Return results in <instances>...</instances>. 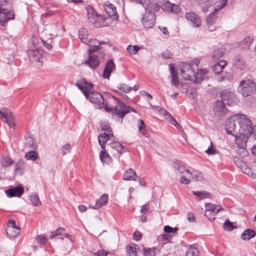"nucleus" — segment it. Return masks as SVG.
<instances>
[{
    "instance_id": "nucleus-1",
    "label": "nucleus",
    "mask_w": 256,
    "mask_h": 256,
    "mask_svg": "<svg viewBox=\"0 0 256 256\" xmlns=\"http://www.w3.org/2000/svg\"><path fill=\"white\" fill-rule=\"evenodd\" d=\"M86 98L94 103L96 107L99 108L104 107L106 112L112 113L114 118L122 119L124 116L130 111L136 112L132 108L126 105L114 96L112 97V100L116 102L114 106L104 104L102 96L98 92H94V90Z\"/></svg>"
},
{
    "instance_id": "nucleus-2",
    "label": "nucleus",
    "mask_w": 256,
    "mask_h": 256,
    "mask_svg": "<svg viewBox=\"0 0 256 256\" xmlns=\"http://www.w3.org/2000/svg\"><path fill=\"white\" fill-rule=\"evenodd\" d=\"M251 126L252 122L246 115L238 114L228 118L225 129L228 134L234 136L244 132V130L248 132L246 128Z\"/></svg>"
},
{
    "instance_id": "nucleus-3",
    "label": "nucleus",
    "mask_w": 256,
    "mask_h": 256,
    "mask_svg": "<svg viewBox=\"0 0 256 256\" xmlns=\"http://www.w3.org/2000/svg\"><path fill=\"white\" fill-rule=\"evenodd\" d=\"M27 52L30 61L36 66H41L43 50L40 45V39L37 34H34L32 36Z\"/></svg>"
},
{
    "instance_id": "nucleus-4",
    "label": "nucleus",
    "mask_w": 256,
    "mask_h": 256,
    "mask_svg": "<svg viewBox=\"0 0 256 256\" xmlns=\"http://www.w3.org/2000/svg\"><path fill=\"white\" fill-rule=\"evenodd\" d=\"M174 167L182 176H187L190 181H201L202 175L199 171L192 168H188L184 166L174 164Z\"/></svg>"
},
{
    "instance_id": "nucleus-5",
    "label": "nucleus",
    "mask_w": 256,
    "mask_h": 256,
    "mask_svg": "<svg viewBox=\"0 0 256 256\" xmlns=\"http://www.w3.org/2000/svg\"><path fill=\"white\" fill-rule=\"evenodd\" d=\"M246 130L248 132H245L244 130V132H242L238 134L234 135L235 138V142L238 146L242 150V153L244 156H246L248 152L246 150V142L248 137L252 134V126L247 128Z\"/></svg>"
},
{
    "instance_id": "nucleus-6",
    "label": "nucleus",
    "mask_w": 256,
    "mask_h": 256,
    "mask_svg": "<svg viewBox=\"0 0 256 256\" xmlns=\"http://www.w3.org/2000/svg\"><path fill=\"white\" fill-rule=\"evenodd\" d=\"M238 90L244 97L250 96L256 91V83L250 80H242L240 82Z\"/></svg>"
},
{
    "instance_id": "nucleus-7",
    "label": "nucleus",
    "mask_w": 256,
    "mask_h": 256,
    "mask_svg": "<svg viewBox=\"0 0 256 256\" xmlns=\"http://www.w3.org/2000/svg\"><path fill=\"white\" fill-rule=\"evenodd\" d=\"M88 18L89 22L96 27L99 28L104 26V20L102 16L97 14L94 8L90 6L86 7Z\"/></svg>"
},
{
    "instance_id": "nucleus-8",
    "label": "nucleus",
    "mask_w": 256,
    "mask_h": 256,
    "mask_svg": "<svg viewBox=\"0 0 256 256\" xmlns=\"http://www.w3.org/2000/svg\"><path fill=\"white\" fill-rule=\"evenodd\" d=\"M205 216L210 221L215 219V216L224 209L220 206L215 205L212 203H207L205 204Z\"/></svg>"
},
{
    "instance_id": "nucleus-9",
    "label": "nucleus",
    "mask_w": 256,
    "mask_h": 256,
    "mask_svg": "<svg viewBox=\"0 0 256 256\" xmlns=\"http://www.w3.org/2000/svg\"><path fill=\"white\" fill-rule=\"evenodd\" d=\"M76 86L82 92L86 97H88L94 90L93 84L84 78L78 80Z\"/></svg>"
},
{
    "instance_id": "nucleus-10",
    "label": "nucleus",
    "mask_w": 256,
    "mask_h": 256,
    "mask_svg": "<svg viewBox=\"0 0 256 256\" xmlns=\"http://www.w3.org/2000/svg\"><path fill=\"white\" fill-rule=\"evenodd\" d=\"M180 71L183 80L192 81L194 76V72L190 64L188 63H183L182 64Z\"/></svg>"
},
{
    "instance_id": "nucleus-11",
    "label": "nucleus",
    "mask_w": 256,
    "mask_h": 256,
    "mask_svg": "<svg viewBox=\"0 0 256 256\" xmlns=\"http://www.w3.org/2000/svg\"><path fill=\"white\" fill-rule=\"evenodd\" d=\"M235 163L244 173L252 178L256 177V168H250L245 162L238 159L235 161Z\"/></svg>"
},
{
    "instance_id": "nucleus-12",
    "label": "nucleus",
    "mask_w": 256,
    "mask_h": 256,
    "mask_svg": "<svg viewBox=\"0 0 256 256\" xmlns=\"http://www.w3.org/2000/svg\"><path fill=\"white\" fill-rule=\"evenodd\" d=\"M185 18L194 28H199L202 25V19L200 16L194 12H186Z\"/></svg>"
},
{
    "instance_id": "nucleus-13",
    "label": "nucleus",
    "mask_w": 256,
    "mask_h": 256,
    "mask_svg": "<svg viewBox=\"0 0 256 256\" xmlns=\"http://www.w3.org/2000/svg\"><path fill=\"white\" fill-rule=\"evenodd\" d=\"M222 100L223 102H226L227 104L232 106L238 102V100L236 98L235 94L228 90L222 91L220 94Z\"/></svg>"
},
{
    "instance_id": "nucleus-14",
    "label": "nucleus",
    "mask_w": 256,
    "mask_h": 256,
    "mask_svg": "<svg viewBox=\"0 0 256 256\" xmlns=\"http://www.w3.org/2000/svg\"><path fill=\"white\" fill-rule=\"evenodd\" d=\"M14 18V14L12 11L0 8V24L5 26L8 22Z\"/></svg>"
},
{
    "instance_id": "nucleus-15",
    "label": "nucleus",
    "mask_w": 256,
    "mask_h": 256,
    "mask_svg": "<svg viewBox=\"0 0 256 256\" xmlns=\"http://www.w3.org/2000/svg\"><path fill=\"white\" fill-rule=\"evenodd\" d=\"M156 15L152 12H146L142 19V23L146 28H152L154 24Z\"/></svg>"
},
{
    "instance_id": "nucleus-16",
    "label": "nucleus",
    "mask_w": 256,
    "mask_h": 256,
    "mask_svg": "<svg viewBox=\"0 0 256 256\" xmlns=\"http://www.w3.org/2000/svg\"><path fill=\"white\" fill-rule=\"evenodd\" d=\"M228 110L225 104L222 101L218 100L215 103L214 106V112L216 116H224L228 112Z\"/></svg>"
},
{
    "instance_id": "nucleus-17",
    "label": "nucleus",
    "mask_w": 256,
    "mask_h": 256,
    "mask_svg": "<svg viewBox=\"0 0 256 256\" xmlns=\"http://www.w3.org/2000/svg\"><path fill=\"white\" fill-rule=\"evenodd\" d=\"M84 64L92 70H94L99 66L100 60L99 58L96 55H89L88 58L84 62Z\"/></svg>"
},
{
    "instance_id": "nucleus-18",
    "label": "nucleus",
    "mask_w": 256,
    "mask_h": 256,
    "mask_svg": "<svg viewBox=\"0 0 256 256\" xmlns=\"http://www.w3.org/2000/svg\"><path fill=\"white\" fill-rule=\"evenodd\" d=\"M116 69V66L112 60H110L106 64L103 71L102 76L104 78L109 79L112 72Z\"/></svg>"
},
{
    "instance_id": "nucleus-19",
    "label": "nucleus",
    "mask_w": 256,
    "mask_h": 256,
    "mask_svg": "<svg viewBox=\"0 0 256 256\" xmlns=\"http://www.w3.org/2000/svg\"><path fill=\"white\" fill-rule=\"evenodd\" d=\"M104 9L110 17H114L115 20H118V16L116 9L114 4L106 2L104 3Z\"/></svg>"
},
{
    "instance_id": "nucleus-20",
    "label": "nucleus",
    "mask_w": 256,
    "mask_h": 256,
    "mask_svg": "<svg viewBox=\"0 0 256 256\" xmlns=\"http://www.w3.org/2000/svg\"><path fill=\"white\" fill-rule=\"evenodd\" d=\"M234 67L240 71L244 70L246 67V60L240 56H236L232 62Z\"/></svg>"
},
{
    "instance_id": "nucleus-21",
    "label": "nucleus",
    "mask_w": 256,
    "mask_h": 256,
    "mask_svg": "<svg viewBox=\"0 0 256 256\" xmlns=\"http://www.w3.org/2000/svg\"><path fill=\"white\" fill-rule=\"evenodd\" d=\"M208 70L206 69H199L196 73L194 74L193 82L194 84L200 82L202 80L207 78Z\"/></svg>"
},
{
    "instance_id": "nucleus-22",
    "label": "nucleus",
    "mask_w": 256,
    "mask_h": 256,
    "mask_svg": "<svg viewBox=\"0 0 256 256\" xmlns=\"http://www.w3.org/2000/svg\"><path fill=\"white\" fill-rule=\"evenodd\" d=\"M6 193L7 196L10 198L20 197L24 193V188L22 187H14L6 190Z\"/></svg>"
},
{
    "instance_id": "nucleus-23",
    "label": "nucleus",
    "mask_w": 256,
    "mask_h": 256,
    "mask_svg": "<svg viewBox=\"0 0 256 256\" xmlns=\"http://www.w3.org/2000/svg\"><path fill=\"white\" fill-rule=\"evenodd\" d=\"M108 195L107 194H104L98 200H96L94 206H90V208L92 209L98 210L102 206L107 204L108 202Z\"/></svg>"
},
{
    "instance_id": "nucleus-24",
    "label": "nucleus",
    "mask_w": 256,
    "mask_h": 256,
    "mask_svg": "<svg viewBox=\"0 0 256 256\" xmlns=\"http://www.w3.org/2000/svg\"><path fill=\"white\" fill-rule=\"evenodd\" d=\"M227 62L224 60H220L215 64L212 67V70L216 74H220L224 68L226 66Z\"/></svg>"
},
{
    "instance_id": "nucleus-25",
    "label": "nucleus",
    "mask_w": 256,
    "mask_h": 256,
    "mask_svg": "<svg viewBox=\"0 0 256 256\" xmlns=\"http://www.w3.org/2000/svg\"><path fill=\"white\" fill-rule=\"evenodd\" d=\"M126 250L128 256H137L140 248L138 245L130 243L126 246Z\"/></svg>"
},
{
    "instance_id": "nucleus-26",
    "label": "nucleus",
    "mask_w": 256,
    "mask_h": 256,
    "mask_svg": "<svg viewBox=\"0 0 256 256\" xmlns=\"http://www.w3.org/2000/svg\"><path fill=\"white\" fill-rule=\"evenodd\" d=\"M138 176L132 168H129L125 172L123 175V178L126 180H134L136 181Z\"/></svg>"
},
{
    "instance_id": "nucleus-27",
    "label": "nucleus",
    "mask_w": 256,
    "mask_h": 256,
    "mask_svg": "<svg viewBox=\"0 0 256 256\" xmlns=\"http://www.w3.org/2000/svg\"><path fill=\"white\" fill-rule=\"evenodd\" d=\"M170 68L172 74V84L176 87L179 85L178 72L174 70L172 64L170 65Z\"/></svg>"
},
{
    "instance_id": "nucleus-28",
    "label": "nucleus",
    "mask_w": 256,
    "mask_h": 256,
    "mask_svg": "<svg viewBox=\"0 0 256 256\" xmlns=\"http://www.w3.org/2000/svg\"><path fill=\"white\" fill-rule=\"evenodd\" d=\"M256 232L252 229L245 230L241 234V238L244 240H248L256 236Z\"/></svg>"
},
{
    "instance_id": "nucleus-29",
    "label": "nucleus",
    "mask_w": 256,
    "mask_h": 256,
    "mask_svg": "<svg viewBox=\"0 0 256 256\" xmlns=\"http://www.w3.org/2000/svg\"><path fill=\"white\" fill-rule=\"evenodd\" d=\"M224 49L222 48H216L212 53L211 58L214 61L218 60L224 56Z\"/></svg>"
},
{
    "instance_id": "nucleus-30",
    "label": "nucleus",
    "mask_w": 256,
    "mask_h": 256,
    "mask_svg": "<svg viewBox=\"0 0 256 256\" xmlns=\"http://www.w3.org/2000/svg\"><path fill=\"white\" fill-rule=\"evenodd\" d=\"M110 134L106 133L102 134L98 136V143L102 149L105 148L106 142L109 140Z\"/></svg>"
},
{
    "instance_id": "nucleus-31",
    "label": "nucleus",
    "mask_w": 256,
    "mask_h": 256,
    "mask_svg": "<svg viewBox=\"0 0 256 256\" xmlns=\"http://www.w3.org/2000/svg\"><path fill=\"white\" fill-rule=\"evenodd\" d=\"M164 116L166 119L168 120L174 126L180 130H181L182 129V126L178 124L177 121L172 117V116L170 114H169L167 112H165Z\"/></svg>"
},
{
    "instance_id": "nucleus-32",
    "label": "nucleus",
    "mask_w": 256,
    "mask_h": 256,
    "mask_svg": "<svg viewBox=\"0 0 256 256\" xmlns=\"http://www.w3.org/2000/svg\"><path fill=\"white\" fill-rule=\"evenodd\" d=\"M217 12L214 10L206 17V22L208 26L212 25L216 21L217 19L216 16Z\"/></svg>"
},
{
    "instance_id": "nucleus-33",
    "label": "nucleus",
    "mask_w": 256,
    "mask_h": 256,
    "mask_svg": "<svg viewBox=\"0 0 256 256\" xmlns=\"http://www.w3.org/2000/svg\"><path fill=\"white\" fill-rule=\"evenodd\" d=\"M20 228L19 227L18 228H11L8 227L6 230V233L8 236L14 238L20 234Z\"/></svg>"
},
{
    "instance_id": "nucleus-34",
    "label": "nucleus",
    "mask_w": 256,
    "mask_h": 256,
    "mask_svg": "<svg viewBox=\"0 0 256 256\" xmlns=\"http://www.w3.org/2000/svg\"><path fill=\"white\" fill-rule=\"evenodd\" d=\"M0 115L1 119L5 120L8 118H11L12 117V112L7 108H3L0 110Z\"/></svg>"
},
{
    "instance_id": "nucleus-35",
    "label": "nucleus",
    "mask_w": 256,
    "mask_h": 256,
    "mask_svg": "<svg viewBox=\"0 0 256 256\" xmlns=\"http://www.w3.org/2000/svg\"><path fill=\"white\" fill-rule=\"evenodd\" d=\"M100 158L102 162L108 164L111 162V158L106 150V148L101 151Z\"/></svg>"
},
{
    "instance_id": "nucleus-36",
    "label": "nucleus",
    "mask_w": 256,
    "mask_h": 256,
    "mask_svg": "<svg viewBox=\"0 0 256 256\" xmlns=\"http://www.w3.org/2000/svg\"><path fill=\"white\" fill-rule=\"evenodd\" d=\"M24 158L28 160L36 161L38 159V155L36 151L31 150L26 153Z\"/></svg>"
},
{
    "instance_id": "nucleus-37",
    "label": "nucleus",
    "mask_w": 256,
    "mask_h": 256,
    "mask_svg": "<svg viewBox=\"0 0 256 256\" xmlns=\"http://www.w3.org/2000/svg\"><path fill=\"white\" fill-rule=\"evenodd\" d=\"M78 37L82 42L87 45L90 44V41L92 38L88 33H78Z\"/></svg>"
},
{
    "instance_id": "nucleus-38",
    "label": "nucleus",
    "mask_w": 256,
    "mask_h": 256,
    "mask_svg": "<svg viewBox=\"0 0 256 256\" xmlns=\"http://www.w3.org/2000/svg\"><path fill=\"white\" fill-rule=\"evenodd\" d=\"M228 0H218L214 4V10L218 12L220 10L222 9L227 4Z\"/></svg>"
},
{
    "instance_id": "nucleus-39",
    "label": "nucleus",
    "mask_w": 256,
    "mask_h": 256,
    "mask_svg": "<svg viewBox=\"0 0 256 256\" xmlns=\"http://www.w3.org/2000/svg\"><path fill=\"white\" fill-rule=\"evenodd\" d=\"M48 238L44 234H40L36 236L35 240L40 246H44L47 242Z\"/></svg>"
},
{
    "instance_id": "nucleus-40",
    "label": "nucleus",
    "mask_w": 256,
    "mask_h": 256,
    "mask_svg": "<svg viewBox=\"0 0 256 256\" xmlns=\"http://www.w3.org/2000/svg\"><path fill=\"white\" fill-rule=\"evenodd\" d=\"M110 146L112 148L116 150L118 152L122 153L123 152L124 146L118 142H113L110 144ZM124 152H126L124 150Z\"/></svg>"
},
{
    "instance_id": "nucleus-41",
    "label": "nucleus",
    "mask_w": 256,
    "mask_h": 256,
    "mask_svg": "<svg viewBox=\"0 0 256 256\" xmlns=\"http://www.w3.org/2000/svg\"><path fill=\"white\" fill-rule=\"evenodd\" d=\"M14 162L9 157L4 156L0 160V164L3 167H8L14 164Z\"/></svg>"
},
{
    "instance_id": "nucleus-42",
    "label": "nucleus",
    "mask_w": 256,
    "mask_h": 256,
    "mask_svg": "<svg viewBox=\"0 0 256 256\" xmlns=\"http://www.w3.org/2000/svg\"><path fill=\"white\" fill-rule=\"evenodd\" d=\"M29 198L34 206H38L41 204V202L36 194H32L29 196Z\"/></svg>"
},
{
    "instance_id": "nucleus-43",
    "label": "nucleus",
    "mask_w": 256,
    "mask_h": 256,
    "mask_svg": "<svg viewBox=\"0 0 256 256\" xmlns=\"http://www.w3.org/2000/svg\"><path fill=\"white\" fill-rule=\"evenodd\" d=\"M143 254L144 256H156V248H143Z\"/></svg>"
},
{
    "instance_id": "nucleus-44",
    "label": "nucleus",
    "mask_w": 256,
    "mask_h": 256,
    "mask_svg": "<svg viewBox=\"0 0 256 256\" xmlns=\"http://www.w3.org/2000/svg\"><path fill=\"white\" fill-rule=\"evenodd\" d=\"M192 194L198 197L200 200L208 198L210 194L204 192H194L193 191Z\"/></svg>"
},
{
    "instance_id": "nucleus-45",
    "label": "nucleus",
    "mask_w": 256,
    "mask_h": 256,
    "mask_svg": "<svg viewBox=\"0 0 256 256\" xmlns=\"http://www.w3.org/2000/svg\"><path fill=\"white\" fill-rule=\"evenodd\" d=\"M186 93L189 98L194 99L196 97V90L192 87L188 86L186 89Z\"/></svg>"
},
{
    "instance_id": "nucleus-46",
    "label": "nucleus",
    "mask_w": 256,
    "mask_h": 256,
    "mask_svg": "<svg viewBox=\"0 0 256 256\" xmlns=\"http://www.w3.org/2000/svg\"><path fill=\"white\" fill-rule=\"evenodd\" d=\"M198 251L196 248L190 247L186 251V256H198Z\"/></svg>"
},
{
    "instance_id": "nucleus-47",
    "label": "nucleus",
    "mask_w": 256,
    "mask_h": 256,
    "mask_svg": "<svg viewBox=\"0 0 256 256\" xmlns=\"http://www.w3.org/2000/svg\"><path fill=\"white\" fill-rule=\"evenodd\" d=\"M140 48L136 45L134 46H132L131 45L128 46L126 50L130 54H135L137 53L139 50H140Z\"/></svg>"
},
{
    "instance_id": "nucleus-48",
    "label": "nucleus",
    "mask_w": 256,
    "mask_h": 256,
    "mask_svg": "<svg viewBox=\"0 0 256 256\" xmlns=\"http://www.w3.org/2000/svg\"><path fill=\"white\" fill-rule=\"evenodd\" d=\"M117 88L126 93L130 92L132 90V88L130 86L124 84H118L117 86Z\"/></svg>"
},
{
    "instance_id": "nucleus-49",
    "label": "nucleus",
    "mask_w": 256,
    "mask_h": 256,
    "mask_svg": "<svg viewBox=\"0 0 256 256\" xmlns=\"http://www.w3.org/2000/svg\"><path fill=\"white\" fill-rule=\"evenodd\" d=\"M71 148V146L68 144H66L61 147L60 151L63 155H65L70 153Z\"/></svg>"
},
{
    "instance_id": "nucleus-50",
    "label": "nucleus",
    "mask_w": 256,
    "mask_h": 256,
    "mask_svg": "<svg viewBox=\"0 0 256 256\" xmlns=\"http://www.w3.org/2000/svg\"><path fill=\"white\" fill-rule=\"evenodd\" d=\"M208 155H214L217 153L216 150L214 147L212 141L210 142V146L205 151Z\"/></svg>"
},
{
    "instance_id": "nucleus-51",
    "label": "nucleus",
    "mask_w": 256,
    "mask_h": 256,
    "mask_svg": "<svg viewBox=\"0 0 256 256\" xmlns=\"http://www.w3.org/2000/svg\"><path fill=\"white\" fill-rule=\"evenodd\" d=\"M253 38L251 36H247L242 42V44L244 45V48H249L252 42Z\"/></svg>"
},
{
    "instance_id": "nucleus-52",
    "label": "nucleus",
    "mask_w": 256,
    "mask_h": 256,
    "mask_svg": "<svg viewBox=\"0 0 256 256\" xmlns=\"http://www.w3.org/2000/svg\"><path fill=\"white\" fill-rule=\"evenodd\" d=\"M40 42L42 43L44 46H45V48L48 49V50H50L52 48V46L50 44V41H47L46 40H44V38H40Z\"/></svg>"
},
{
    "instance_id": "nucleus-53",
    "label": "nucleus",
    "mask_w": 256,
    "mask_h": 256,
    "mask_svg": "<svg viewBox=\"0 0 256 256\" xmlns=\"http://www.w3.org/2000/svg\"><path fill=\"white\" fill-rule=\"evenodd\" d=\"M164 230L166 233H174L178 230V228L176 227L172 228L170 226H166L164 227Z\"/></svg>"
},
{
    "instance_id": "nucleus-54",
    "label": "nucleus",
    "mask_w": 256,
    "mask_h": 256,
    "mask_svg": "<svg viewBox=\"0 0 256 256\" xmlns=\"http://www.w3.org/2000/svg\"><path fill=\"white\" fill-rule=\"evenodd\" d=\"M24 166V162L22 160L18 161L15 165V171H21Z\"/></svg>"
},
{
    "instance_id": "nucleus-55",
    "label": "nucleus",
    "mask_w": 256,
    "mask_h": 256,
    "mask_svg": "<svg viewBox=\"0 0 256 256\" xmlns=\"http://www.w3.org/2000/svg\"><path fill=\"white\" fill-rule=\"evenodd\" d=\"M172 5V4L170 3L168 1H166L162 4V8L165 11L170 12Z\"/></svg>"
},
{
    "instance_id": "nucleus-56",
    "label": "nucleus",
    "mask_w": 256,
    "mask_h": 256,
    "mask_svg": "<svg viewBox=\"0 0 256 256\" xmlns=\"http://www.w3.org/2000/svg\"><path fill=\"white\" fill-rule=\"evenodd\" d=\"M90 46L88 50L89 55H92V54L100 48V46Z\"/></svg>"
},
{
    "instance_id": "nucleus-57",
    "label": "nucleus",
    "mask_w": 256,
    "mask_h": 256,
    "mask_svg": "<svg viewBox=\"0 0 256 256\" xmlns=\"http://www.w3.org/2000/svg\"><path fill=\"white\" fill-rule=\"evenodd\" d=\"M108 254L107 252L104 251V250H98L96 252L93 253V256H106Z\"/></svg>"
},
{
    "instance_id": "nucleus-58",
    "label": "nucleus",
    "mask_w": 256,
    "mask_h": 256,
    "mask_svg": "<svg viewBox=\"0 0 256 256\" xmlns=\"http://www.w3.org/2000/svg\"><path fill=\"white\" fill-rule=\"evenodd\" d=\"M180 10V8L176 4H172L171 8H170V12L173 13H178Z\"/></svg>"
},
{
    "instance_id": "nucleus-59",
    "label": "nucleus",
    "mask_w": 256,
    "mask_h": 256,
    "mask_svg": "<svg viewBox=\"0 0 256 256\" xmlns=\"http://www.w3.org/2000/svg\"><path fill=\"white\" fill-rule=\"evenodd\" d=\"M186 176H183L180 179V182L182 184L188 185L190 184V178H187Z\"/></svg>"
},
{
    "instance_id": "nucleus-60",
    "label": "nucleus",
    "mask_w": 256,
    "mask_h": 256,
    "mask_svg": "<svg viewBox=\"0 0 256 256\" xmlns=\"http://www.w3.org/2000/svg\"><path fill=\"white\" fill-rule=\"evenodd\" d=\"M142 236V234L138 231H136L133 234V239L136 241H138L141 239Z\"/></svg>"
},
{
    "instance_id": "nucleus-61",
    "label": "nucleus",
    "mask_w": 256,
    "mask_h": 256,
    "mask_svg": "<svg viewBox=\"0 0 256 256\" xmlns=\"http://www.w3.org/2000/svg\"><path fill=\"white\" fill-rule=\"evenodd\" d=\"M102 130L106 132L110 136H113L112 134V130L108 126H102Z\"/></svg>"
},
{
    "instance_id": "nucleus-62",
    "label": "nucleus",
    "mask_w": 256,
    "mask_h": 256,
    "mask_svg": "<svg viewBox=\"0 0 256 256\" xmlns=\"http://www.w3.org/2000/svg\"><path fill=\"white\" fill-rule=\"evenodd\" d=\"M138 130L140 131H142L143 129L145 128V124L142 120L139 119L138 120Z\"/></svg>"
},
{
    "instance_id": "nucleus-63",
    "label": "nucleus",
    "mask_w": 256,
    "mask_h": 256,
    "mask_svg": "<svg viewBox=\"0 0 256 256\" xmlns=\"http://www.w3.org/2000/svg\"><path fill=\"white\" fill-rule=\"evenodd\" d=\"M224 226L225 229L231 230L232 228V222H230L228 220L226 221V222L224 223Z\"/></svg>"
},
{
    "instance_id": "nucleus-64",
    "label": "nucleus",
    "mask_w": 256,
    "mask_h": 256,
    "mask_svg": "<svg viewBox=\"0 0 256 256\" xmlns=\"http://www.w3.org/2000/svg\"><path fill=\"white\" fill-rule=\"evenodd\" d=\"M162 56L164 58H171L172 54L169 50H166L162 54Z\"/></svg>"
}]
</instances>
